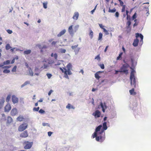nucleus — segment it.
<instances>
[{
    "mask_svg": "<svg viewBox=\"0 0 151 151\" xmlns=\"http://www.w3.org/2000/svg\"><path fill=\"white\" fill-rule=\"evenodd\" d=\"M10 72V70H9L5 69L3 70V72L5 73H9Z\"/></svg>",
    "mask_w": 151,
    "mask_h": 151,
    "instance_id": "nucleus-40",
    "label": "nucleus"
},
{
    "mask_svg": "<svg viewBox=\"0 0 151 151\" xmlns=\"http://www.w3.org/2000/svg\"><path fill=\"white\" fill-rule=\"evenodd\" d=\"M10 63V61L9 60H8L5 61H4L3 63L4 65H8Z\"/></svg>",
    "mask_w": 151,
    "mask_h": 151,
    "instance_id": "nucleus-33",
    "label": "nucleus"
},
{
    "mask_svg": "<svg viewBox=\"0 0 151 151\" xmlns=\"http://www.w3.org/2000/svg\"><path fill=\"white\" fill-rule=\"evenodd\" d=\"M11 66H4L2 67V68H9L11 67Z\"/></svg>",
    "mask_w": 151,
    "mask_h": 151,
    "instance_id": "nucleus-62",
    "label": "nucleus"
},
{
    "mask_svg": "<svg viewBox=\"0 0 151 151\" xmlns=\"http://www.w3.org/2000/svg\"><path fill=\"white\" fill-rule=\"evenodd\" d=\"M80 49V48L79 47L77 48L76 49H74V51L75 52V54L76 55L78 54Z\"/></svg>",
    "mask_w": 151,
    "mask_h": 151,
    "instance_id": "nucleus-34",
    "label": "nucleus"
},
{
    "mask_svg": "<svg viewBox=\"0 0 151 151\" xmlns=\"http://www.w3.org/2000/svg\"><path fill=\"white\" fill-rule=\"evenodd\" d=\"M141 35V34H139L138 33H136V38H137L139 37Z\"/></svg>",
    "mask_w": 151,
    "mask_h": 151,
    "instance_id": "nucleus-57",
    "label": "nucleus"
},
{
    "mask_svg": "<svg viewBox=\"0 0 151 151\" xmlns=\"http://www.w3.org/2000/svg\"><path fill=\"white\" fill-rule=\"evenodd\" d=\"M11 107L10 105L9 104H7L4 107V111L6 112H9V111L11 110Z\"/></svg>",
    "mask_w": 151,
    "mask_h": 151,
    "instance_id": "nucleus-9",
    "label": "nucleus"
},
{
    "mask_svg": "<svg viewBox=\"0 0 151 151\" xmlns=\"http://www.w3.org/2000/svg\"><path fill=\"white\" fill-rule=\"evenodd\" d=\"M58 42L57 41H53L52 43V45H55L57 42Z\"/></svg>",
    "mask_w": 151,
    "mask_h": 151,
    "instance_id": "nucleus-56",
    "label": "nucleus"
},
{
    "mask_svg": "<svg viewBox=\"0 0 151 151\" xmlns=\"http://www.w3.org/2000/svg\"><path fill=\"white\" fill-rule=\"evenodd\" d=\"M78 46V45H75L74 46H72L71 47L72 49L73 50H74L75 49H76V48Z\"/></svg>",
    "mask_w": 151,
    "mask_h": 151,
    "instance_id": "nucleus-46",
    "label": "nucleus"
},
{
    "mask_svg": "<svg viewBox=\"0 0 151 151\" xmlns=\"http://www.w3.org/2000/svg\"><path fill=\"white\" fill-rule=\"evenodd\" d=\"M17 114V111L16 108H14L12 109L11 111V115L12 116H14Z\"/></svg>",
    "mask_w": 151,
    "mask_h": 151,
    "instance_id": "nucleus-13",
    "label": "nucleus"
},
{
    "mask_svg": "<svg viewBox=\"0 0 151 151\" xmlns=\"http://www.w3.org/2000/svg\"><path fill=\"white\" fill-rule=\"evenodd\" d=\"M47 2H44L43 3V6L44 8L46 9L47 7Z\"/></svg>",
    "mask_w": 151,
    "mask_h": 151,
    "instance_id": "nucleus-35",
    "label": "nucleus"
},
{
    "mask_svg": "<svg viewBox=\"0 0 151 151\" xmlns=\"http://www.w3.org/2000/svg\"><path fill=\"white\" fill-rule=\"evenodd\" d=\"M99 66L102 69H104V64H100L99 65Z\"/></svg>",
    "mask_w": 151,
    "mask_h": 151,
    "instance_id": "nucleus-50",
    "label": "nucleus"
},
{
    "mask_svg": "<svg viewBox=\"0 0 151 151\" xmlns=\"http://www.w3.org/2000/svg\"><path fill=\"white\" fill-rule=\"evenodd\" d=\"M17 66L15 65L14 66L13 68L12 69V71L13 72H15L16 71V70L17 69Z\"/></svg>",
    "mask_w": 151,
    "mask_h": 151,
    "instance_id": "nucleus-44",
    "label": "nucleus"
},
{
    "mask_svg": "<svg viewBox=\"0 0 151 151\" xmlns=\"http://www.w3.org/2000/svg\"><path fill=\"white\" fill-rule=\"evenodd\" d=\"M40 113L41 114H43L45 113V111L43 109H41L39 111Z\"/></svg>",
    "mask_w": 151,
    "mask_h": 151,
    "instance_id": "nucleus-43",
    "label": "nucleus"
},
{
    "mask_svg": "<svg viewBox=\"0 0 151 151\" xmlns=\"http://www.w3.org/2000/svg\"><path fill=\"white\" fill-rule=\"evenodd\" d=\"M115 16L116 17H118L119 16V13L118 12H116L115 14Z\"/></svg>",
    "mask_w": 151,
    "mask_h": 151,
    "instance_id": "nucleus-60",
    "label": "nucleus"
},
{
    "mask_svg": "<svg viewBox=\"0 0 151 151\" xmlns=\"http://www.w3.org/2000/svg\"><path fill=\"white\" fill-rule=\"evenodd\" d=\"M102 36L103 35L101 33H99L98 40H101L102 39Z\"/></svg>",
    "mask_w": 151,
    "mask_h": 151,
    "instance_id": "nucleus-31",
    "label": "nucleus"
},
{
    "mask_svg": "<svg viewBox=\"0 0 151 151\" xmlns=\"http://www.w3.org/2000/svg\"><path fill=\"white\" fill-rule=\"evenodd\" d=\"M122 54H123L122 52H121L120 53L119 56L117 57V60H118L120 59V58L121 57V56L122 55Z\"/></svg>",
    "mask_w": 151,
    "mask_h": 151,
    "instance_id": "nucleus-49",
    "label": "nucleus"
},
{
    "mask_svg": "<svg viewBox=\"0 0 151 151\" xmlns=\"http://www.w3.org/2000/svg\"><path fill=\"white\" fill-rule=\"evenodd\" d=\"M39 109H40V108L39 107H38L37 108L34 107L33 108V110L34 111H38Z\"/></svg>",
    "mask_w": 151,
    "mask_h": 151,
    "instance_id": "nucleus-42",
    "label": "nucleus"
},
{
    "mask_svg": "<svg viewBox=\"0 0 151 151\" xmlns=\"http://www.w3.org/2000/svg\"><path fill=\"white\" fill-rule=\"evenodd\" d=\"M11 48L9 44H7L6 45V50H8Z\"/></svg>",
    "mask_w": 151,
    "mask_h": 151,
    "instance_id": "nucleus-32",
    "label": "nucleus"
},
{
    "mask_svg": "<svg viewBox=\"0 0 151 151\" xmlns=\"http://www.w3.org/2000/svg\"><path fill=\"white\" fill-rule=\"evenodd\" d=\"M31 51L30 50H27L24 52V55H28L31 53Z\"/></svg>",
    "mask_w": 151,
    "mask_h": 151,
    "instance_id": "nucleus-26",
    "label": "nucleus"
},
{
    "mask_svg": "<svg viewBox=\"0 0 151 151\" xmlns=\"http://www.w3.org/2000/svg\"><path fill=\"white\" fill-rule=\"evenodd\" d=\"M131 22L129 20H128V21L127 22V24L128 25L127 26V28H129V26L130 25H131Z\"/></svg>",
    "mask_w": 151,
    "mask_h": 151,
    "instance_id": "nucleus-47",
    "label": "nucleus"
},
{
    "mask_svg": "<svg viewBox=\"0 0 151 151\" xmlns=\"http://www.w3.org/2000/svg\"><path fill=\"white\" fill-rule=\"evenodd\" d=\"M59 52L61 53H65L66 52V50L65 49L60 48L59 50Z\"/></svg>",
    "mask_w": 151,
    "mask_h": 151,
    "instance_id": "nucleus-28",
    "label": "nucleus"
},
{
    "mask_svg": "<svg viewBox=\"0 0 151 151\" xmlns=\"http://www.w3.org/2000/svg\"><path fill=\"white\" fill-rule=\"evenodd\" d=\"M79 14L78 12H75L73 17V18L75 20H77L79 17Z\"/></svg>",
    "mask_w": 151,
    "mask_h": 151,
    "instance_id": "nucleus-14",
    "label": "nucleus"
},
{
    "mask_svg": "<svg viewBox=\"0 0 151 151\" xmlns=\"http://www.w3.org/2000/svg\"><path fill=\"white\" fill-rule=\"evenodd\" d=\"M28 136L27 131L26 130L23 132L20 135V137H22L25 138Z\"/></svg>",
    "mask_w": 151,
    "mask_h": 151,
    "instance_id": "nucleus-11",
    "label": "nucleus"
},
{
    "mask_svg": "<svg viewBox=\"0 0 151 151\" xmlns=\"http://www.w3.org/2000/svg\"><path fill=\"white\" fill-rule=\"evenodd\" d=\"M100 72H98L96 73L95 74V76L96 78L97 79H99L100 78V77L99 76V73Z\"/></svg>",
    "mask_w": 151,
    "mask_h": 151,
    "instance_id": "nucleus-29",
    "label": "nucleus"
},
{
    "mask_svg": "<svg viewBox=\"0 0 151 151\" xmlns=\"http://www.w3.org/2000/svg\"><path fill=\"white\" fill-rule=\"evenodd\" d=\"M42 125L43 126H47L48 127H50V124L48 123H43Z\"/></svg>",
    "mask_w": 151,
    "mask_h": 151,
    "instance_id": "nucleus-45",
    "label": "nucleus"
},
{
    "mask_svg": "<svg viewBox=\"0 0 151 151\" xmlns=\"http://www.w3.org/2000/svg\"><path fill=\"white\" fill-rule=\"evenodd\" d=\"M30 82L29 81H25L23 84L21 86V88H23L26 85L29 84Z\"/></svg>",
    "mask_w": 151,
    "mask_h": 151,
    "instance_id": "nucleus-23",
    "label": "nucleus"
},
{
    "mask_svg": "<svg viewBox=\"0 0 151 151\" xmlns=\"http://www.w3.org/2000/svg\"><path fill=\"white\" fill-rule=\"evenodd\" d=\"M100 106L102 109L103 111L104 112L105 111V110L107 108V106L106 105L105 103H104L103 104L102 102H101Z\"/></svg>",
    "mask_w": 151,
    "mask_h": 151,
    "instance_id": "nucleus-12",
    "label": "nucleus"
},
{
    "mask_svg": "<svg viewBox=\"0 0 151 151\" xmlns=\"http://www.w3.org/2000/svg\"><path fill=\"white\" fill-rule=\"evenodd\" d=\"M46 75L49 79H50L52 76V75L50 73H47Z\"/></svg>",
    "mask_w": 151,
    "mask_h": 151,
    "instance_id": "nucleus-39",
    "label": "nucleus"
},
{
    "mask_svg": "<svg viewBox=\"0 0 151 151\" xmlns=\"http://www.w3.org/2000/svg\"><path fill=\"white\" fill-rule=\"evenodd\" d=\"M53 92L52 90H50L48 93V95L49 96H50L52 92Z\"/></svg>",
    "mask_w": 151,
    "mask_h": 151,
    "instance_id": "nucleus-64",
    "label": "nucleus"
},
{
    "mask_svg": "<svg viewBox=\"0 0 151 151\" xmlns=\"http://www.w3.org/2000/svg\"><path fill=\"white\" fill-rule=\"evenodd\" d=\"M24 144L26 145L24 146V148L25 149H30L33 144L32 142H29L28 141L25 142L24 143Z\"/></svg>",
    "mask_w": 151,
    "mask_h": 151,
    "instance_id": "nucleus-6",
    "label": "nucleus"
},
{
    "mask_svg": "<svg viewBox=\"0 0 151 151\" xmlns=\"http://www.w3.org/2000/svg\"><path fill=\"white\" fill-rule=\"evenodd\" d=\"M102 127L101 125H100L97 127L93 135V138L96 137V140L97 141L102 142L105 137V133H104V130H101Z\"/></svg>",
    "mask_w": 151,
    "mask_h": 151,
    "instance_id": "nucleus-1",
    "label": "nucleus"
},
{
    "mask_svg": "<svg viewBox=\"0 0 151 151\" xmlns=\"http://www.w3.org/2000/svg\"><path fill=\"white\" fill-rule=\"evenodd\" d=\"M100 115L101 112L99 110H96L92 113V115L94 116L96 118L99 117Z\"/></svg>",
    "mask_w": 151,
    "mask_h": 151,
    "instance_id": "nucleus-7",
    "label": "nucleus"
},
{
    "mask_svg": "<svg viewBox=\"0 0 151 151\" xmlns=\"http://www.w3.org/2000/svg\"><path fill=\"white\" fill-rule=\"evenodd\" d=\"M55 65H59L61 64V63L59 61H58L56 63L55 62Z\"/></svg>",
    "mask_w": 151,
    "mask_h": 151,
    "instance_id": "nucleus-55",
    "label": "nucleus"
},
{
    "mask_svg": "<svg viewBox=\"0 0 151 151\" xmlns=\"http://www.w3.org/2000/svg\"><path fill=\"white\" fill-rule=\"evenodd\" d=\"M95 59L97 60L98 61H100V57L99 55H97L95 58Z\"/></svg>",
    "mask_w": 151,
    "mask_h": 151,
    "instance_id": "nucleus-38",
    "label": "nucleus"
},
{
    "mask_svg": "<svg viewBox=\"0 0 151 151\" xmlns=\"http://www.w3.org/2000/svg\"><path fill=\"white\" fill-rule=\"evenodd\" d=\"M73 25H71L68 28V32L72 36H73L75 32H76L79 29V25L78 24H77L75 25L73 28Z\"/></svg>",
    "mask_w": 151,
    "mask_h": 151,
    "instance_id": "nucleus-2",
    "label": "nucleus"
},
{
    "mask_svg": "<svg viewBox=\"0 0 151 151\" xmlns=\"http://www.w3.org/2000/svg\"><path fill=\"white\" fill-rule=\"evenodd\" d=\"M11 95H9L6 98V101L7 102H9V100L11 98Z\"/></svg>",
    "mask_w": 151,
    "mask_h": 151,
    "instance_id": "nucleus-41",
    "label": "nucleus"
},
{
    "mask_svg": "<svg viewBox=\"0 0 151 151\" xmlns=\"http://www.w3.org/2000/svg\"><path fill=\"white\" fill-rule=\"evenodd\" d=\"M130 94L133 95H135L136 94L135 92L134 91V89L132 88L131 90L129 91Z\"/></svg>",
    "mask_w": 151,
    "mask_h": 151,
    "instance_id": "nucleus-25",
    "label": "nucleus"
},
{
    "mask_svg": "<svg viewBox=\"0 0 151 151\" xmlns=\"http://www.w3.org/2000/svg\"><path fill=\"white\" fill-rule=\"evenodd\" d=\"M12 121V118L9 116L7 117V123L8 124H10L11 123Z\"/></svg>",
    "mask_w": 151,
    "mask_h": 151,
    "instance_id": "nucleus-21",
    "label": "nucleus"
},
{
    "mask_svg": "<svg viewBox=\"0 0 151 151\" xmlns=\"http://www.w3.org/2000/svg\"><path fill=\"white\" fill-rule=\"evenodd\" d=\"M64 71L63 70V72L65 74V75L64 76V77H65V78H66L68 79L69 77L67 74V69L65 68H64Z\"/></svg>",
    "mask_w": 151,
    "mask_h": 151,
    "instance_id": "nucleus-15",
    "label": "nucleus"
},
{
    "mask_svg": "<svg viewBox=\"0 0 151 151\" xmlns=\"http://www.w3.org/2000/svg\"><path fill=\"white\" fill-rule=\"evenodd\" d=\"M66 30L65 29H64L63 30L61 31L59 33L58 35L57 36L58 37H60L62 35H63L66 32Z\"/></svg>",
    "mask_w": 151,
    "mask_h": 151,
    "instance_id": "nucleus-17",
    "label": "nucleus"
},
{
    "mask_svg": "<svg viewBox=\"0 0 151 151\" xmlns=\"http://www.w3.org/2000/svg\"><path fill=\"white\" fill-rule=\"evenodd\" d=\"M67 70H71L72 69V66L71 63H69L67 65Z\"/></svg>",
    "mask_w": 151,
    "mask_h": 151,
    "instance_id": "nucleus-24",
    "label": "nucleus"
},
{
    "mask_svg": "<svg viewBox=\"0 0 151 151\" xmlns=\"http://www.w3.org/2000/svg\"><path fill=\"white\" fill-rule=\"evenodd\" d=\"M96 6H97V5H96V6H95V8H94V9H93V10H92L91 11V14H93V13L94 12V11H95V9H96Z\"/></svg>",
    "mask_w": 151,
    "mask_h": 151,
    "instance_id": "nucleus-59",
    "label": "nucleus"
},
{
    "mask_svg": "<svg viewBox=\"0 0 151 151\" xmlns=\"http://www.w3.org/2000/svg\"><path fill=\"white\" fill-rule=\"evenodd\" d=\"M66 108L68 109H74L75 108L73 106L71 105L70 104H68V105L66 106Z\"/></svg>",
    "mask_w": 151,
    "mask_h": 151,
    "instance_id": "nucleus-27",
    "label": "nucleus"
},
{
    "mask_svg": "<svg viewBox=\"0 0 151 151\" xmlns=\"http://www.w3.org/2000/svg\"><path fill=\"white\" fill-rule=\"evenodd\" d=\"M53 57H54V58H55V60L57 59L58 56H57V54L56 53H55L54 54Z\"/></svg>",
    "mask_w": 151,
    "mask_h": 151,
    "instance_id": "nucleus-58",
    "label": "nucleus"
},
{
    "mask_svg": "<svg viewBox=\"0 0 151 151\" xmlns=\"http://www.w3.org/2000/svg\"><path fill=\"white\" fill-rule=\"evenodd\" d=\"M28 71L29 72L28 75H29L33 76V73L32 71V70L31 68L30 67H29V69L28 70Z\"/></svg>",
    "mask_w": 151,
    "mask_h": 151,
    "instance_id": "nucleus-18",
    "label": "nucleus"
},
{
    "mask_svg": "<svg viewBox=\"0 0 151 151\" xmlns=\"http://www.w3.org/2000/svg\"><path fill=\"white\" fill-rule=\"evenodd\" d=\"M102 29L103 30L104 32L106 33V35H108V32L107 31L105 28H104Z\"/></svg>",
    "mask_w": 151,
    "mask_h": 151,
    "instance_id": "nucleus-51",
    "label": "nucleus"
},
{
    "mask_svg": "<svg viewBox=\"0 0 151 151\" xmlns=\"http://www.w3.org/2000/svg\"><path fill=\"white\" fill-rule=\"evenodd\" d=\"M28 124L26 123H24L20 125L18 127V130L19 131L22 132L25 130L27 127Z\"/></svg>",
    "mask_w": 151,
    "mask_h": 151,
    "instance_id": "nucleus-5",
    "label": "nucleus"
},
{
    "mask_svg": "<svg viewBox=\"0 0 151 151\" xmlns=\"http://www.w3.org/2000/svg\"><path fill=\"white\" fill-rule=\"evenodd\" d=\"M128 67L127 64L123 65L121 67L120 70H119V72H123L127 74L128 73V70L127 69V68Z\"/></svg>",
    "mask_w": 151,
    "mask_h": 151,
    "instance_id": "nucleus-4",
    "label": "nucleus"
},
{
    "mask_svg": "<svg viewBox=\"0 0 151 151\" xmlns=\"http://www.w3.org/2000/svg\"><path fill=\"white\" fill-rule=\"evenodd\" d=\"M136 17V13H135L132 16V19H135Z\"/></svg>",
    "mask_w": 151,
    "mask_h": 151,
    "instance_id": "nucleus-54",
    "label": "nucleus"
},
{
    "mask_svg": "<svg viewBox=\"0 0 151 151\" xmlns=\"http://www.w3.org/2000/svg\"><path fill=\"white\" fill-rule=\"evenodd\" d=\"M42 68L44 69H48L49 68V65L48 64H44Z\"/></svg>",
    "mask_w": 151,
    "mask_h": 151,
    "instance_id": "nucleus-30",
    "label": "nucleus"
},
{
    "mask_svg": "<svg viewBox=\"0 0 151 151\" xmlns=\"http://www.w3.org/2000/svg\"><path fill=\"white\" fill-rule=\"evenodd\" d=\"M6 31L9 34H11L12 32V31L9 29L7 30Z\"/></svg>",
    "mask_w": 151,
    "mask_h": 151,
    "instance_id": "nucleus-52",
    "label": "nucleus"
},
{
    "mask_svg": "<svg viewBox=\"0 0 151 151\" xmlns=\"http://www.w3.org/2000/svg\"><path fill=\"white\" fill-rule=\"evenodd\" d=\"M12 101L14 104L17 103L18 101V99L15 95L12 96Z\"/></svg>",
    "mask_w": 151,
    "mask_h": 151,
    "instance_id": "nucleus-10",
    "label": "nucleus"
},
{
    "mask_svg": "<svg viewBox=\"0 0 151 151\" xmlns=\"http://www.w3.org/2000/svg\"><path fill=\"white\" fill-rule=\"evenodd\" d=\"M122 6H123V7H122V12H124L125 10V6L124 5Z\"/></svg>",
    "mask_w": 151,
    "mask_h": 151,
    "instance_id": "nucleus-53",
    "label": "nucleus"
},
{
    "mask_svg": "<svg viewBox=\"0 0 151 151\" xmlns=\"http://www.w3.org/2000/svg\"><path fill=\"white\" fill-rule=\"evenodd\" d=\"M116 11V9L114 8L113 9H109V12L114 13Z\"/></svg>",
    "mask_w": 151,
    "mask_h": 151,
    "instance_id": "nucleus-37",
    "label": "nucleus"
},
{
    "mask_svg": "<svg viewBox=\"0 0 151 151\" xmlns=\"http://www.w3.org/2000/svg\"><path fill=\"white\" fill-rule=\"evenodd\" d=\"M4 101V99H0V109L2 107Z\"/></svg>",
    "mask_w": 151,
    "mask_h": 151,
    "instance_id": "nucleus-20",
    "label": "nucleus"
},
{
    "mask_svg": "<svg viewBox=\"0 0 151 151\" xmlns=\"http://www.w3.org/2000/svg\"><path fill=\"white\" fill-rule=\"evenodd\" d=\"M52 133L51 132H48V136L49 137L50 136Z\"/></svg>",
    "mask_w": 151,
    "mask_h": 151,
    "instance_id": "nucleus-61",
    "label": "nucleus"
},
{
    "mask_svg": "<svg viewBox=\"0 0 151 151\" xmlns=\"http://www.w3.org/2000/svg\"><path fill=\"white\" fill-rule=\"evenodd\" d=\"M89 35L91 36V38L92 39L93 37V32L92 30H90Z\"/></svg>",
    "mask_w": 151,
    "mask_h": 151,
    "instance_id": "nucleus-36",
    "label": "nucleus"
},
{
    "mask_svg": "<svg viewBox=\"0 0 151 151\" xmlns=\"http://www.w3.org/2000/svg\"><path fill=\"white\" fill-rule=\"evenodd\" d=\"M132 70L130 74V80L131 81V84L132 85H134V87L136 86V81L134 76L135 71L134 69Z\"/></svg>",
    "mask_w": 151,
    "mask_h": 151,
    "instance_id": "nucleus-3",
    "label": "nucleus"
},
{
    "mask_svg": "<svg viewBox=\"0 0 151 151\" xmlns=\"http://www.w3.org/2000/svg\"><path fill=\"white\" fill-rule=\"evenodd\" d=\"M67 74L70 75L72 74V73L71 72L70 70H67Z\"/></svg>",
    "mask_w": 151,
    "mask_h": 151,
    "instance_id": "nucleus-48",
    "label": "nucleus"
},
{
    "mask_svg": "<svg viewBox=\"0 0 151 151\" xmlns=\"http://www.w3.org/2000/svg\"><path fill=\"white\" fill-rule=\"evenodd\" d=\"M132 67H130L131 69H134L137 65V62L136 60L131 59Z\"/></svg>",
    "mask_w": 151,
    "mask_h": 151,
    "instance_id": "nucleus-8",
    "label": "nucleus"
},
{
    "mask_svg": "<svg viewBox=\"0 0 151 151\" xmlns=\"http://www.w3.org/2000/svg\"><path fill=\"white\" fill-rule=\"evenodd\" d=\"M24 119V118L23 116L20 115L17 118V121L21 122Z\"/></svg>",
    "mask_w": 151,
    "mask_h": 151,
    "instance_id": "nucleus-19",
    "label": "nucleus"
},
{
    "mask_svg": "<svg viewBox=\"0 0 151 151\" xmlns=\"http://www.w3.org/2000/svg\"><path fill=\"white\" fill-rule=\"evenodd\" d=\"M99 25L100 27L102 29H103L104 28V26L102 25L101 24H99Z\"/></svg>",
    "mask_w": 151,
    "mask_h": 151,
    "instance_id": "nucleus-63",
    "label": "nucleus"
},
{
    "mask_svg": "<svg viewBox=\"0 0 151 151\" xmlns=\"http://www.w3.org/2000/svg\"><path fill=\"white\" fill-rule=\"evenodd\" d=\"M139 42V40L137 39H136L134 40V42L133 43V45L134 46L136 47L138 45Z\"/></svg>",
    "mask_w": 151,
    "mask_h": 151,
    "instance_id": "nucleus-16",
    "label": "nucleus"
},
{
    "mask_svg": "<svg viewBox=\"0 0 151 151\" xmlns=\"http://www.w3.org/2000/svg\"><path fill=\"white\" fill-rule=\"evenodd\" d=\"M103 130L104 131V130H106L107 129V127L106 125V122H104L103 124Z\"/></svg>",
    "mask_w": 151,
    "mask_h": 151,
    "instance_id": "nucleus-22",
    "label": "nucleus"
}]
</instances>
